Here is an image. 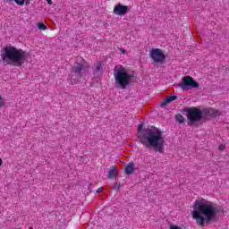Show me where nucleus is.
Wrapping results in <instances>:
<instances>
[{"label": "nucleus", "instance_id": "1", "mask_svg": "<svg viewBox=\"0 0 229 229\" xmlns=\"http://www.w3.org/2000/svg\"><path fill=\"white\" fill-rule=\"evenodd\" d=\"M223 212L221 206H217L205 199L195 200L191 216L199 226H205L208 223L217 221V216Z\"/></svg>", "mask_w": 229, "mask_h": 229}, {"label": "nucleus", "instance_id": "20", "mask_svg": "<svg viewBox=\"0 0 229 229\" xmlns=\"http://www.w3.org/2000/svg\"><path fill=\"white\" fill-rule=\"evenodd\" d=\"M114 189H121V184L120 183L114 184Z\"/></svg>", "mask_w": 229, "mask_h": 229}, {"label": "nucleus", "instance_id": "26", "mask_svg": "<svg viewBox=\"0 0 229 229\" xmlns=\"http://www.w3.org/2000/svg\"><path fill=\"white\" fill-rule=\"evenodd\" d=\"M47 1H51V0H47Z\"/></svg>", "mask_w": 229, "mask_h": 229}, {"label": "nucleus", "instance_id": "5", "mask_svg": "<svg viewBox=\"0 0 229 229\" xmlns=\"http://www.w3.org/2000/svg\"><path fill=\"white\" fill-rule=\"evenodd\" d=\"M89 71L90 65H89L85 60H77L75 65L71 68L69 73V80H71L72 85L80 83L81 78H87Z\"/></svg>", "mask_w": 229, "mask_h": 229}, {"label": "nucleus", "instance_id": "16", "mask_svg": "<svg viewBox=\"0 0 229 229\" xmlns=\"http://www.w3.org/2000/svg\"><path fill=\"white\" fill-rule=\"evenodd\" d=\"M5 103L3 101V98L0 97V108H3L4 106Z\"/></svg>", "mask_w": 229, "mask_h": 229}, {"label": "nucleus", "instance_id": "23", "mask_svg": "<svg viewBox=\"0 0 229 229\" xmlns=\"http://www.w3.org/2000/svg\"><path fill=\"white\" fill-rule=\"evenodd\" d=\"M0 165H3V159L0 158Z\"/></svg>", "mask_w": 229, "mask_h": 229}, {"label": "nucleus", "instance_id": "6", "mask_svg": "<svg viewBox=\"0 0 229 229\" xmlns=\"http://www.w3.org/2000/svg\"><path fill=\"white\" fill-rule=\"evenodd\" d=\"M114 76L115 81V86L117 89H122L124 90L130 83L133 81V75L128 73L124 67L115 66L114 70Z\"/></svg>", "mask_w": 229, "mask_h": 229}, {"label": "nucleus", "instance_id": "15", "mask_svg": "<svg viewBox=\"0 0 229 229\" xmlns=\"http://www.w3.org/2000/svg\"><path fill=\"white\" fill-rule=\"evenodd\" d=\"M38 30H47V27L44 23H38Z\"/></svg>", "mask_w": 229, "mask_h": 229}, {"label": "nucleus", "instance_id": "9", "mask_svg": "<svg viewBox=\"0 0 229 229\" xmlns=\"http://www.w3.org/2000/svg\"><path fill=\"white\" fill-rule=\"evenodd\" d=\"M130 10V7L128 5H123L121 4H116L114 7V15H119L120 17H124L126 13H128V11Z\"/></svg>", "mask_w": 229, "mask_h": 229}, {"label": "nucleus", "instance_id": "12", "mask_svg": "<svg viewBox=\"0 0 229 229\" xmlns=\"http://www.w3.org/2000/svg\"><path fill=\"white\" fill-rule=\"evenodd\" d=\"M108 178H110L111 180H115V178H117V167L111 166L108 172Z\"/></svg>", "mask_w": 229, "mask_h": 229}, {"label": "nucleus", "instance_id": "2", "mask_svg": "<svg viewBox=\"0 0 229 229\" xmlns=\"http://www.w3.org/2000/svg\"><path fill=\"white\" fill-rule=\"evenodd\" d=\"M143 123L138 126V139L145 148V149H152L155 153H164L165 151L164 146H165V138L160 129L151 126L142 130Z\"/></svg>", "mask_w": 229, "mask_h": 229}, {"label": "nucleus", "instance_id": "22", "mask_svg": "<svg viewBox=\"0 0 229 229\" xmlns=\"http://www.w3.org/2000/svg\"><path fill=\"white\" fill-rule=\"evenodd\" d=\"M48 4H53V1H47Z\"/></svg>", "mask_w": 229, "mask_h": 229}, {"label": "nucleus", "instance_id": "19", "mask_svg": "<svg viewBox=\"0 0 229 229\" xmlns=\"http://www.w3.org/2000/svg\"><path fill=\"white\" fill-rule=\"evenodd\" d=\"M170 229H182V227H180L178 225H171Z\"/></svg>", "mask_w": 229, "mask_h": 229}, {"label": "nucleus", "instance_id": "24", "mask_svg": "<svg viewBox=\"0 0 229 229\" xmlns=\"http://www.w3.org/2000/svg\"><path fill=\"white\" fill-rule=\"evenodd\" d=\"M122 53H126V50L123 49V50H122Z\"/></svg>", "mask_w": 229, "mask_h": 229}, {"label": "nucleus", "instance_id": "3", "mask_svg": "<svg viewBox=\"0 0 229 229\" xmlns=\"http://www.w3.org/2000/svg\"><path fill=\"white\" fill-rule=\"evenodd\" d=\"M29 54L13 46L4 47L1 55V59L4 65H13V67H22L28 60Z\"/></svg>", "mask_w": 229, "mask_h": 229}, {"label": "nucleus", "instance_id": "17", "mask_svg": "<svg viewBox=\"0 0 229 229\" xmlns=\"http://www.w3.org/2000/svg\"><path fill=\"white\" fill-rule=\"evenodd\" d=\"M16 4H18L19 6H22L24 5V1H15Z\"/></svg>", "mask_w": 229, "mask_h": 229}, {"label": "nucleus", "instance_id": "7", "mask_svg": "<svg viewBox=\"0 0 229 229\" xmlns=\"http://www.w3.org/2000/svg\"><path fill=\"white\" fill-rule=\"evenodd\" d=\"M177 87H179V89H182V90L189 91L192 90V89H198L199 87V83L194 81L191 76H184L182 78V82L177 84Z\"/></svg>", "mask_w": 229, "mask_h": 229}, {"label": "nucleus", "instance_id": "21", "mask_svg": "<svg viewBox=\"0 0 229 229\" xmlns=\"http://www.w3.org/2000/svg\"><path fill=\"white\" fill-rule=\"evenodd\" d=\"M101 191H103V188H98V189L97 190V192H101Z\"/></svg>", "mask_w": 229, "mask_h": 229}, {"label": "nucleus", "instance_id": "8", "mask_svg": "<svg viewBox=\"0 0 229 229\" xmlns=\"http://www.w3.org/2000/svg\"><path fill=\"white\" fill-rule=\"evenodd\" d=\"M150 58L156 64H164L165 62V55L159 48H152L150 50Z\"/></svg>", "mask_w": 229, "mask_h": 229}, {"label": "nucleus", "instance_id": "13", "mask_svg": "<svg viewBox=\"0 0 229 229\" xmlns=\"http://www.w3.org/2000/svg\"><path fill=\"white\" fill-rule=\"evenodd\" d=\"M177 99L176 96H170L167 97L162 103L161 106H165V105H169V103H173V101H175Z\"/></svg>", "mask_w": 229, "mask_h": 229}, {"label": "nucleus", "instance_id": "18", "mask_svg": "<svg viewBox=\"0 0 229 229\" xmlns=\"http://www.w3.org/2000/svg\"><path fill=\"white\" fill-rule=\"evenodd\" d=\"M225 145H223V144L218 146L219 151H225Z\"/></svg>", "mask_w": 229, "mask_h": 229}, {"label": "nucleus", "instance_id": "25", "mask_svg": "<svg viewBox=\"0 0 229 229\" xmlns=\"http://www.w3.org/2000/svg\"><path fill=\"white\" fill-rule=\"evenodd\" d=\"M26 4H30V2H26Z\"/></svg>", "mask_w": 229, "mask_h": 229}, {"label": "nucleus", "instance_id": "10", "mask_svg": "<svg viewBox=\"0 0 229 229\" xmlns=\"http://www.w3.org/2000/svg\"><path fill=\"white\" fill-rule=\"evenodd\" d=\"M135 169H139V167H136L133 162H130L125 166L124 173L125 174H127V176H131V174H133V173H135Z\"/></svg>", "mask_w": 229, "mask_h": 229}, {"label": "nucleus", "instance_id": "4", "mask_svg": "<svg viewBox=\"0 0 229 229\" xmlns=\"http://www.w3.org/2000/svg\"><path fill=\"white\" fill-rule=\"evenodd\" d=\"M183 114L187 115L188 126H196L203 118L210 119L212 117H219L221 113L216 109H204L203 111L198 107H188L183 110Z\"/></svg>", "mask_w": 229, "mask_h": 229}, {"label": "nucleus", "instance_id": "14", "mask_svg": "<svg viewBox=\"0 0 229 229\" xmlns=\"http://www.w3.org/2000/svg\"><path fill=\"white\" fill-rule=\"evenodd\" d=\"M175 121L179 124H183L185 123V118H183V115H182V114H176L175 115Z\"/></svg>", "mask_w": 229, "mask_h": 229}, {"label": "nucleus", "instance_id": "11", "mask_svg": "<svg viewBox=\"0 0 229 229\" xmlns=\"http://www.w3.org/2000/svg\"><path fill=\"white\" fill-rule=\"evenodd\" d=\"M103 72V63L101 61H98L95 64V67L93 69V74L94 76H99Z\"/></svg>", "mask_w": 229, "mask_h": 229}]
</instances>
